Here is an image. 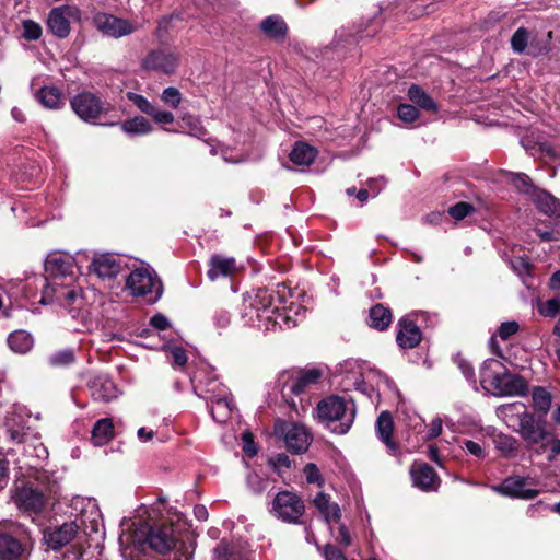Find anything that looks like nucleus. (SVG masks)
Masks as SVG:
<instances>
[{
  "instance_id": "obj_28",
  "label": "nucleus",
  "mask_w": 560,
  "mask_h": 560,
  "mask_svg": "<svg viewBox=\"0 0 560 560\" xmlns=\"http://www.w3.org/2000/svg\"><path fill=\"white\" fill-rule=\"evenodd\" d=\"M315 508L323 515L325 522L330 524L338 522L341 517V511L336 502L330 500V497L324 492H319L313 500Z\"/></svg>"
},
{
  "instance_id": "obj_44",
  "label": "nucleus",
  "mask_w": 560,
  "mask_h": 560,
  "mask_svg": "<svg viewBox=\"0 0 560 560\" xmlns=\"http://www.w3.org/2000/svg\"><path fill=\"white\" fill-rule=\"evenodd\" d=\"M183 100L180 91L175 86H168L161 93V101L171 108H177Z\"/></svg>"
},
{
  "instance_id": "obj_36",
  "label": "nucleus",
  "mask_w": 560,
  "mask_h": 560,
  "mask_svg": "<svg viewBox=\"0 0 560 560\" xmlns=\"http://www.w3.org/2000/svg\"><path fill=\"white\" fill-rule=\"evenodd\" d=\"M392 323V312L382 304H376L370 310L369 325L375 329L384 330Z\"/></svg>"
},
{
  "instance_id": "obj_55",
  "label": "nucleus",
  "mask_w": 560,
  "mask_h": 560,
  "mask_svg": "<svg viewBox=\"0 0 560 560\" xmlns=\"http://www.w3.org/2000/svg\"><path fill=\"white\" fill-rule=\"evenodd\" d=\"M243 440V451L250 457L257 454V448L255 446L253 435L248 432L244 433L242 436Z\"/></svg>"
},
{
  "instance_id": "obj_9",
  "label": "nucleus",
  "mask_w": 560,
  "mask_h": 560,
  "mask_svg": "<svg viewBox=\"0 0 560 560\" xmlns=\"http://www.w3.org/2000/svg\"><path fill=\"white\" fill-rule=\"evenodd\" d=\"M320 377L322 372L318 369L283 372L278 378V386L284 398L299 396L316 385Z\"/></svg>"
},
{
  "instance_id": "obj_54",
  "label": "nucleus",
  "mask_w": 560,
  "mask_h": 560,
  "mask_svg": "<svg viewBox=\"0 0 560 560\" xmlns=\"http://www.w3.org/2000/svg\"><path fill=\"white\" fill-rule=\"evenodd\" d=\"M247 485L255 493H261L266 488L265 480L257 474H249L247 476Z\"/></svg>"
},
{
  "instance_id": "obj_24",
  "label": "nucleus",
  "mask_w": 560,
  "mask_h": 560,
  "mask_svg": "<svg viewBox=\"0 0 560 560\" xmlns=\"http://www.w3.org/2000/svg\"><path fill=\"white\" fill-rule=\"evenodd\" d=\"M4 425L10 440L16 443L27 442L31 438L30 428L25 427V418L16 411L9 412Z\"/></svg>"
},
{
  "instance_id": "obj_1",
  "label": "nucleus",
  "mask_w": 560,
  "mask_h": 560,
  "mask_svg": "<svg viewBox=\"0 0 560 560\" xmlns=\"http://www.w3.org/2000/svg\"><path fill=\"white\" fill-rule=\"evenodd\" d=\"M46 276L36 275L27 280V288L40 289L39 303H58L68 310L81 327L74 330L91 329L93 323L85 306L82 289L74 283L73 258L62 253H51L45 261Z\"/></svg>"
},
{
  "instance_id": "obj_4",
  "label": "nucleus",
  "mask_w": 560,
  "mask_h": 560,
  "mask_svg": "<svg viewBox=\"0 0 560 560\" xmlns=\"http://www.w3.org/2000/svg\"><path fill=\"white\" fill-rule=\"evenodd\" d=\"M78 520L80 524H78V521H72L63 523L60 526L47 527L43 532V539L47 547L52 550H58L67 546L78 536L80 527H82L85 534H97L103 526L101 511L96 503L91 500L86 502Z\"/></svg>"
},
{
  "instance_id": "obj_35",
  "label": "nucleus",
  "mask_w": 560,
  "mask_h": 560,
  "mask_svg": "<svg viewBox=\"0 0 560 560\" xmlns=\"http://www.w3.org/2000/svg\"><path fill=\"white\" fill-rule=\"evenodd\" d=\"M23 551L22 545L14 537L3 534L0 535V559L16 560Z\"/></svg>"
},
{
  "instance_id": "obj_51",
  "label": "nucleus",
  "mask_w": 560,
  "mask_h": 560,
  "mask_svg": "<svg viewBox=\"0 0 560 560\" xmlns=\"http://www.w3.org/2000/svg\"><path fill=\"white\" fill-rule=\"evenodd\" d=\"M560 312V300L550 299L539 306V313L546 317H553Z\"/></svg>"
},
{
  "instance_id": "obj_61",
  "label": "nucleus",
  "mask_w": 560,
  "mask_h": 560,
  "mask_svg": "<svg viewBox=\"0 0 560 560\" xmlns=\"http://www.w3.org/2000/svg\"><path fill=\"white\" fill-rule=\"evenodd\" d=\"M386 185V180L383 177L373 178L369 180V191H372L373 196H376Z\"/></svg>"
},
{
  "instance_id": "obj_8",
  "label": "nucleus",
  "mask_w": 560,
  "mask_h": 560,
  "mask_svg": "<svg viewBox=\"0 0 560 560\" xmlns=\"http://www.w3.org/2000/svg\"><path fill=\"white\" fill-rule=\"evenodd\" d=\"M126 287L132 295L142 296L148 303H155L163 292L156 273L144 267L136 268L130 272Z\"/></svg>"
},
{
  "instance_id": "obj_34",
  "label": "nucleus",
  "mask_w": 560,
  "mask_h": 560,
  "mask_svg": "<svg viewBox=\"0 0 560 560\" xmlns=\"http://www.w3.org/2000/svg\"><path fill=\"white\" fill-rule=\"evenodd\" d=\"M261 31L270 38L283 39L287 35V24L282 18L271 15L266 18L260 25Z\"/></svg>"
},
{
  "instance_id": "obj_53",
  "label": "nucleus",
  "mask_w": 560,
  "mask_h": 560,
  "mask_svg": "<svg viewBox=\"0 0 560 560\" xmlns=\"http://www.w3.org/2000/svg\"><path fill=\"white\" fill-rule=\"evenodd\" d=\"M520 326L515 320L504 322L500 325L498 334L501 339L506 340L517 332Z\"/></svg>"
},
{
  "instance_id": "obj_41",
  "label": "nucleus",
  "mask_w": 560,
  "mask_h": 560,
  "mask_svg": "<svg viewBox=\"0 0 560 560\" xmlns=\"http://www.w3.org/2000/svg\"><path fill=\"white\" fill-rule=\"evenodd\" d=\"M180 127L187 129L188 133L196 138H202L206 136V129L203 128L201 120L191 114H184L180 117Z\"/></svg>"
},
{
  "instance_id": "obj_30",
  "label": "nucleus",
  "mask_w": 560,
  "mask_h": 560,
  "mask_svg": "<svg viewBox=\"0 0 560 560\" xmlns=\"http://www.w3.org/2000/svg\"><path fill=\"white\" fill-rule=\"evenodd\" d=\"M35 97L48 109H60L65 104L60 90L52 85H46L39 89Z\"/></svg>"
},
{
  "instance_id": "obj_32",
  "label": "nucleus",
  "mask_w": 560,
  "mask_h": 560,
  "mask_svg": "<svg viewBox=\"0 0 560 560\" xmlns=\"http://www.w3.org/2000/svg\"><path fill=\"white\" fill-rule=\"evenodd\" d=\"M114 438V424L110 418H103L96 421L92 430L94 445L102 446Z\"/></svg>"
},
{
  "instance_id": "obj_52",
  "label": "nucleus",
  "mask_w": 560,
  "mask_h": 560,
  "mask_svg": "<svg viewBox=\"0 0 560 560\" xmlns=\"http://www.w3.org/2000/svg\"><path fill=\"white\" fill-rule=\"evenodd\" d=\"M156 124H172L175 119L173 113L168 110H163L154 106L152 112L149 115Z\"/></svg>"
},
{
  "instance_id": "obj_27",
  "label": "nucleus",
  "mask_w": 560,
  "mask_h": 560,
  "mask_svg": "<svg viewBox=\"0 0 560 560\" xmlns=\"http://www.w3.org/2000/svg\"><path fill=\"white\" fill-rule=\"evenodd\" d=\"M393 430L392 415L388 411L381 412L376 422V431L380 440L386 445L390 454H395L398 450L397 444L392 439Z\"/></svg>"
},
{
  "instance_id": "obj_2",
  "label": "nucleus",
  "mask_w": 560,
  "mask_h": 560,
  "mask_svg": "<svg viewBox=\"0 0 560 560\" xmlns=\"http://www.w3.org/2000/svg\"><path fill=\"white\" fill-rule=\"evenodd\" d=\"M149 547L163 556L162 560H190L194 551V538L187 521L174 512L160 524L144 532Z\"/></svg>"
},
{
  "instance_id": "obj_64",
  "label": "nucleus",
  "mask_w": 560,
  "mask_h": 560,
  "mask_svg": "<svg viewBox=\"0 0 560 560\" xmlns=\"http://www.w3.org/2000/svg\"><path fill=\"white\" fill-rule=\"evenodd\" d=\"M441 432H442V420L440 418H435L430 424V428L428 431V438L434 439V438L439 436L441 434Z\"/></svg>"
},
{
  "instance_id": "obj_50",
  "label": "nucleus",
  "mask_w": 560,
  "mask_h": 560,
  "mask_svg": "<svg viewBox=\"0 0 560 560\" xmlns=\"http://www.w3.org/2000/svg\"><path fill=\"white\" fill-rule=\"evenodd\" d=\"M168 360L173 365L183 368L187 363V354L186 351L179 347L174 346L168 349Z\"/></svg>"
},
{
  "instance_id": "obj_6",
  "label": "nucleus",
  "mask_w": 560,
  "mask_h": 560,
  "mask_svg": "<svg viewBox=\"0 0 560 560\" xmlns=\"http://www.w3.org/2000/svg\"><path fill=\"white\" fill-rule=\"evenodd\" d=\"M318 419L338 434L351 428L355 411L352 404L339 396H329L317 404Z\"/></svg>"
},
{
  "instance_id": "obj_56",
  "label": "nucleus",
  "mask_w": 560,
  "mask_h": 560,
  "mask_svg": "<svg viewBox=\"0 0 560 560\" xmlns=\"http://www.w3.org/2000/svg\"><path fill=\"white\" fill-rule=\"evenodd\" d=\"M464 445L469 454H471L478 458H482L485 456L483 447L479 443H477L475 441L467 440L464 442Z\"/></svg>"
},
{
  "instance_id": "obj_20",
  "label": "nucleus",
  "mask_w": 560,
  "mask_h": 560,
  "mask_svg": "<svg viewBox=\"0 0 560 560\" xmlns=\"http://www.w3.org/2000/svg\"><path fill=\"white\" fill-rule=\"evenodd\" d=\"M14 502L20 510L28 514L40 513L46 504L44 494L32 487L19 488L14 494Z\"/></svg>"
},
{
  "instance_id": "obj_23",
  "label": "nucleus",
  "mask_w": 560,
  "mask_h": 560,
  "mask_svg": "<svg viewBox=\"0 0 560 560\" xmlns=\"http://www.w3.org/2000/svg\"><path fill=\"white\" fill-rule=\"evenodd\" d=\"M396 340L399 347L411 349L419 345L422 338L420 328L411 320L400 319Z\"/></svg>"
},
{
  "instance_id": "obj_25",
  "label": "nucleus",
  "mask_w": 560,
  "mask_h": 560,
  "mask_svg": "<svg viewBox=\"0 0 560 560\" xmlns=\"http://www.w3.org/2000/svg\"><path fill=\"white\" fill-rule=\"evenodd\" d=\"M25 444L23 455L26 458L25 465L37 468L48 458V450L36 438H28Z\"/></svg>"
},
{
  "instance_id": "obj_42",
  "label": "nucleus",
  "mask_w": 560,
  "mask_h": 560,
  "mask_svg": "<svg viewBox=\"0 0 560 560\" xmlns=\"http://www.w3.org/2000/svg\"><path fill=\"white\" fill-rule=\"evenodd\" d=\"M214 560H245L243 553L228 542L221 541L214 548Z\"/></svg>"
},
{
  "instance_id": "obj_31",
  "label": "nucleus",
  "mask_w": 560,
  "mask_h": 560,
  "mask_svg": "<svg viewBox=\"0 0 560 560\" xmlns=\"http://www.w3.org/2000/svg\"><path fill=\"white\" fill-rule=\"evenodd\" d=\"M317 155L315 148L305 142H296L290 153V161L298 166H308Z\"/></svg>"
},
{
  "instance_id": "obj_62",
  "label": "nucleus",
  "mask_w": 560,
  "mask_h": 560,
  "mask_svg": "<svg viewBox=\"0 0 560 560\" xmlns=\"http://www.w3.org/2000/svg\"><path fill=\"white\" fill-rule=\"evenodd\" d=\"M271 462L277 469L289 468L291 466V460L285 454H278Z\"/></svg>"
},
{
  "instance_id": "obj_48",
  "label": "nucleus",
  "mask_w": 560,
  "mask_h": 560,
  "mask_svg": "<svg viewBox=\"0 0 560 560\" xmlns=\"http://www.w3.org/2000/svg\"><path fill=\"white\" fill-rule=\"evenodd\" d=\"M42 26L32 21L26 20L23 22V37L27 40H37L42 36Z\"/></svg>"
},
{
  "instance_id": "obj_16",
  "label": "nucleus",
  "mask_w": 560,
  "mask_h": 560,
  "mask_svg": "<svg viewBox=\"0 0 560 560\" xmlns=\"http://www.w3.org/2000/svg\"><path fill=\"white\" fill-rule=\"evenodd\" d=\"M534 485L536 482L533 479L512 476L505 478L502 483L493 486L492 489L502 495L513 499L532 500L540 493L539 490L529 487Z\"/></svg>"
},
{
  "instance_id": "obj_12",
  "label": "nucleus",
  "mask_w": 560,
  "mask_h": 560,
  "mask_svg": "<svg viewBox=\"0 0 560 560\" xmlns=\"http://www.w3.org/2000/svg\"><path fill=\"white\" fill-rule=\"evenodd\" d=\"M81 20V11L77 5L63 4L50 10L47 19L48 30L58 38H67L71 23Z\"/></svg>"
},
{
  "instance_id": "obj_40",
  "label": "nucleus",
  "mask_w": 560,
  "mask_h": 560,
  "mask_svg": "<svg viewBox=\"0 0 560 560\" xmlns=\"http://www.w3.org/2000/svg\"><path fill=\"white\" fill-rule=\"evenodd\" d=\"M532 396L536 411L540 412L541 417L546 416L551 406L550 393L542 387H535Z\"/></svg>"
},
{
  "instance_id": "obj_17",
  "label": "nucleus",
  "mask_w": 560,
  "mask_h": 560,
  "mask_svg": "<svg viewBox=\"0 0 560 560\" xmlns=\"http://www.w3.org/2000/svg\"><path fill=\"white\" fill-rule=\"evenodd\" d=\"M71 108L84 121L94 122L104 110L101 100L90 92H82L71 100Z\"/></svg>"
},
{
  "instance_id": "obj_58",
  "label": "nucleus",
  "mask_w": 560,
  "mask_h": 560,
  "mask_svg": "<svg viewBox=\"0 0 560 560\" xmlns=\"http://www.w3.org/2000/svg\"><path fill=\"white\" fill-rule=\"evenodd\" d=\"M230 319H231V316H230L229 312L225 310L217 311L213 316V320H214L215 325L221 328L226 327L230 324Z\"/></svg>"
},
{
  "instance_id": "obj_5",
  "label": "nucleus",
  "mask_w": 560,
  "mask_h": 560,
  "mask_svg": "<svg viewBox=\"0 0 560 560\" xmlns=\"http://www.w3.org/2000/svg\"><path fill=\"white\" fill-rule=\"evenodd\" d=\"M481 385L499 396H523L527 392L525 380L505 370L495 359H488L480 369Z\"/></svg>"
},
{
  "instance_id": "obj_21",
  "label": "nucleus",
  "mask_w": 560,
  "mask_h": 560,
  "mask_svg": "<svg viewBox=\"0 0 560 560\" xmlns=\"http://www.w3.org/2000/svg\"><path fill=\"white\" fill-rule=\"evenodd\" d=\"M412 485L423 491H435L439 477L434 469L423 462H415L410 468Z\"/></svg>"
},
{
  "instance_id": "obj_37",
  "label": "nucleus",
  "mask_w": 560,
  "mask_h": 560,
  "mask_svg": "<svg viewBox=\"0 0 560 560\" xmlns=\"http://www.w3.org/2000/svg\"><path fill=\"white\" fill-rule=\"evenodd\" d=\"M121 130L127 135L142 136L150 133L153 127L147 118L136 116L121 122Z\"/></svg>"
},
{
  "instance_id": "obj_39",
  "label": "nucleus",
  "mask_w": 560,
  "mask_h": 560,
  "mask_svg": "<svg viewBox=\"0 0 560 560\" xmlns=\"http://www.w3.org/2000/svg\"><path fill=\"white\" fill-rule=\"evenodd\" d=\"M508 175L510 177V183L521 194L532 197L538 189L533 185L530 178L524 173H508Z\"/></svg>"
},
{
  "instance_id": "obj_3",
  "label": "nucleus",
  "mask_w": 560,
  "mask_h": 560,
  "mask_svg": "<svg viewBox=\"0 0 560 560\" xmlns=\"http://www.w3.org/2000/svg\"><path fill=\"white\" fill-rule=\"evenodd\" d=\"M245 314L247 318L246 324L257 327L259 330L270 331L276 330L277 327L280 329L292 328L298 325V318L301 313H305L306 310L301 305H290L289 308L285 306L280 308L281 295L280 291L275 295L266 289L258 290L253 296H249L246 301Z\"/></svg>"
},
{
  "instance_id": "obj_43",
  "label": "nucleus",
  "mask_w": 560,
  "mask_h": 560,
  "mask_svg": "<svg viewBox=\"0 0 560 560\" xmlns=\"http://www.w3.org/2000/svg\"><path fill=\"white\" fill-rule=\"evenodd\" d=\"M497 448L506 457L514 456L518 451V442L513 436L500 435L495 440Z\"/></svg>"
},
{
  "instance_id": "obj_49",
  "label": "nucleus",
  "mask_w": 560,
  "mask_h": 560,
  "mask_svg": "<svg viewBox=\"0 0 560 560\" xmlns=\"http://www.w3.org/2000/svg\"><path fill=\"white\" fill-rule=\"evenodd\" d=\"M397 115L405 122H413L419 117V110L413 105L400 104L397 109Z\"/></svg>"
},
{
  "instance_id": "obj_15",
  "label": "nucleus",
  "mask_w": 560,
  "mask_h": 560,
  "mask_svg": "<svg viewBox=\"0 0 560 560\" xmlns=\"http://www.w3.org/2000/svg\"><path fill=\"white\" fill-rule=\"evenodd\" d=\"M179 60V54L171 49L163 48L148 52V55L142 59L141 66L148 71L172 74L176 71Z\"/></svg>"
},
{
  "instance_id": "obj_7",
  "label": "nucleus",
  "mask_w": 560,
  "mask_h": 560,
  "mask_svg": "<svg viewBox=\"0 0 560 560\" xmlns=\"http://www.w3.org/2000/svg\"><path fill=\"white\" fill-rule=\"evenodd\" d=\"M502 411L505 416L516 415L518 428L515 430L528 445H536L545 441L548 436L546 421L541 418L537 419L533 413L526 410L524 404L516 401L504 405Z\"/></svg>"
},
{
  "instance_id": "obj_18",
  "label": "nucleus",
  "mask_w": 560,
  "mask_h": 560,
  "mask_svg": "<svg viewBox=\"0 0 560 560\" xmlns=\"http://www.w3.org/2000/svg\"><path fill=\"white\" fill-rule=\"evenodd\" d=\"M124 260L114 254H97L93 257L90 270L98 278L112 279L124 270Z\"/></svg>"
},
{
  "instance_id": "obj_22",
  "label": "nucleus",
  "mask_w": 560,
  "mask_h": 560,
  "mask_svg": "<svg viewBox=\"0 0 560 560\" xmlns=\"http://www.w3.org/2000/svg\"><path fill=\"white\" fill-rule=\"evenodd\" d=\"M238 271V266L233 257L213 254L209 259L207 276L211 281L220 278H232Z\"/></svg>"
},
{
  "instance_id": "obj_60",
  "label": "nucleus",
  "mask_w": 560,
  "mask_h": 560,
  "mask_svg": "<svg viewBox=\"0 0 560 560\" xmlns=\"http://www.w3.org/2000/svg\"><path fill=\"white\" fill-rule=\"evenodd\" d=\"M150 324L159 330H164L170 325L168 319L162 314H156L151 317Z\"/></svg>"
},
{
  "instance_id": "obj_26",
  "label": "nucleus",
  "mask_w": 560,
  "mask_h": 560,
  "mask_svg": "<svg viewBox=\"0 0 560 560\" xmlns=\"http://www.w3.org/2000/svg\"><path fill=\"white\" fill-rule=\"evenodd\" d=\"M529 45L528 55L530 56H539L548 52V46L536 47L534 45V40L529 43V33L526 28L520 27L515 31L511 38L512 49L522 54L525 51L526 47Z\"/></svg>"
},
{
  "instance_id": "obj_19",
  "label": "nucleus",
  "mask_w": 560,
  "mask_h": 560,
  "mask_svg": "<svg viewBox=\"0 0 560 560\" xmlns=\"http://www.w3.org/2000/svg\"><path fill=\"white\" fill-rule=\"evenodd\" d=\"M86 385L94 400L108 402L119 396L118 387L107 374L92 375Z\"/></svg>"
},
{
  "instance_id": "obj_38",
  "label": "nucleus",
  "mask_w": 560,
  "mask_h": 560,
  "mask_svg": "<svg viewBox=\"0 0 560 560\" xmlns=\"http://www.w3.org/2000/svg\"><path fill=\"white\" fill-rule=\"evenodd\" d=\"M409 100L428 112H436L435 102L418 85H411L408 90Z\"/></svg>"
},
{
  "instance_id": "obj_29",
  "label": "nucleus",
  "mask_w": 560,
  "mask_h": 560,
  "mask_svg": "<svg viewBox=\"0 0 560 560\" xmlns=\"http://www.w3.org/2000/svg\"><path fill=\"white\" fill-rule=\"evenodd\" d=\"M530 198L540 212L549 217L560 214V202L548 191L537 189Z\"/></svg>"
},
{
  "instance_id": "obj_46",
  "label": "nucleus",
  "mask_w": 560,
  "mask_h": 560,
  "mask_svg": "<svg viewBox=\"0 0 560 560\" xmlns=\"http://www.w3.org/2000/svg\"><path fill=\"white\" fill-rule=\"evenodd\" d=\"M74 361V353L71 349H63L49 357V363L54 366L69 365Z\"/></svg>"
},
{
  "instance_id": "obj_11",
  "label": "nucleus",
  "mask_w": 560,
  "mask_h": 560,
  "mask_svg": "<svg viewBox=\"0 0 560 560\" xmlns=\"http://www.w3.org/2000/svg\"><path fill=\"white\" fill-rule=\"evenodd\" d=\"M305 511L303 500L294 492L280 491L271 503L270 512L285 523H298Z\"/></svg>"
},
{
  "instance_id": "obj_57",
  "label": "nucleus",
  "mask_w": 560,
  "mask_h": 560,
  "mask_svg": "<svg viewBox=\"0 0 560 560\" xmlns=\"http://www.w3.org/2000/svg\"><path fill=\"white\" fill-rule=\"evenodd\" d=\"M326 560H347L345 555L335 546H326L324 550Z\"/></svg>"
},
{
  "instance_id": "obj_13",
  "label": "nucleus",
  "mask_w": 560,
  "mask_h": 560,
  "mask_svg": "<svg viewBox=\"0 0 560 560\" xmlns=\"http://www.w3.org/2000/svg\"><path fill=\"white\" fill-rule=\"evenodd\" d=\"M275 431L283 435L290 452L302 454L308 448L311 436L305 427L298 423L278 421L275 425Z\"/></svg>"
},
{
  "instance_id": "obj_63",
  "label": "nucleus",
  "mask_w": 560,
  "mask_h": 560,
  "mask_svg": "<svg viewBox=\"0 0 560 560\" xmlns=\"http://www.w3.org/2000/svg\"><path fill=\"white\" fill-rule=\"evenodd\" d=\"M306 479L310 483L317 482L319 479V471L315 464H307L305 467Z\"/></svg>"
},
{
  "instance_id": "obj_47",
  "label": "nucleus",
  "mask_w": 560,
  "mask_h": 560,
  "mask_svg": "<svg viewBox=\"0 0 560 560\" xmlns=\"http://www.w3.org/2000/svg\"><path fill=\"white\" fill-rule=\"evenodd\" d=\"M475 208L468 202H458L448 209L450 215L455 220H463L474 212Z\"/></svg>"
},
{
  "instance_id": "obj_45",
  "label": "nucleus",
  "mask_w": 560,
  "mask_h": 560,
  "mask_svg": "<svg viewBox=\"0 0 560 560\" xmlns=\"http://www.w3.org/2000/svg\"><path fill=\"white\" fill-rule=\"evenodd\" d=\"M126 97L130 101L140 112L147 114L148 116L154 108V105L145 98L143 95L137 94L135 92H127Z\"/></svg>"
},
{
  "instance_id": "obj_10",
  "label": "nucleus",
  "mask_w": 560,
  "mask_h": 560,
  "mask_svg": "<svg viewBox=\"0 0 560 560\" xmlns=\"http://www.w3.org/2000/svg\"><path fill=\"white\" fill-rule=\"evenodd\" d=\"M205 392L209 394L207 399L213 420L219 423L226 422L234 408L228 389L215 380H209L205 383Z\"/></svg>"
},
{
  "instance_id": "obj_14",
  "label": "nucleus",
  "mask_w": 560,
  "mask_h": 560,
  "mask_svg": "<svg viewBox=\"0 0 560 560\" xmlns=\"http://www.w3.org/2000/svg\"><path fill=\"white\" fill-rule=\"evenodd\" d=\"M93 24L104 36L112 38H120L136 31V25L129 20L104 12L94 15Z\"/></svg>"
},
{
  "instance_id": "obj_59",
  "label": "nucleus",
  "mask_w": 560,
  "mask_h": 560,
  "mask_svg": "<svg viewBox=\"0 0 560 560\" xmlns=\"http://www.w3.org/2000/svg\"><path fill=\"white\" fill-rule=\"evenodd\" d=\"M513 269L518 273V276H528L530 271V264L525 261L522 258L516 259L513 261Z\"/></svg>"
},
{
  "instance_id": "obj_33",
  "label": "nucleus",
  "mask_w": 560,
  "mask_h": 560,
  "mask_svg": "<svg viewBox=\"0 0 560 560\" xmlns=\"http://www.w3.org/2000/svg\"><path fill=\"white\" fill-rule=\"evenodd\" d=\"M8 345L13 352L24 354L33 348L34 339L26 330H15L9 335Z\"/></svg>"
}]
</instances>
